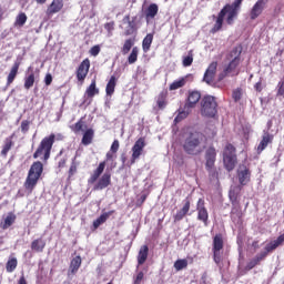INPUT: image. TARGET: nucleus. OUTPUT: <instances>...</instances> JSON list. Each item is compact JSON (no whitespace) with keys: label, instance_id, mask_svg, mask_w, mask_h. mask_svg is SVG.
<instances>
[{"label":"nucleus","instance_id":"1","mask_svg":"<svg viewBox=\"0 0 284 284\" xmlns=\"http://www.w3.org/2000/svg\"><path fill=\"white\" fill-rule=\"evenodd\" d=\"M204 136L200 132H189L184 135L183 150L186 154L196 156L205 150Z\"/></svg>","mask_w":284,"mask_h":284},{"label":"nucleus","instance_id":"2","mask_svg":"<svg viewBox=\"0 0 284 284\" xmlns=\"http://www.w3.org/2000/svg\"><path fill=\"white\" fill-rule=\"evenodd\" d=\"M41 174H43V163L39 161L33 162L24 182L26 190H34L39 179H41Z\"/></svg>","mask_w":284,"mask_h":284},{"label":"nucleus","instance_id":"3","mask_svg":"<svg viewBox=\"0 0 284 284\" xmlns=\"http://www.w3.org/2000/svg\"><path fill=\"white\" fill-rule=\"evenodd\" d=\"M54 139H57L54 133H51L49 136L43 138L38 149L33 153V159H39V156H43V161H48L52 152V146L54 145Z\"/></svg>","mask_w":284,"mask_h":284},{"label":"nucleus","instance_id":"4","mask_svg":"<svg viewBox=\"0 0 284 284\" xmlns=\"http://www.w3.org/2000/svg\"><path fill=\"white\" fill-rule=\"evenodd\" d=\"M201 101V92L199 91H191L187 97V102L184 104L183 109L179 110L178 116L174 119L175 123L183 121V119H187L190 112H192V108L194 104Z\"/></svg>","mask_w":284,"mask_h":284},{"label":"nucleus","instance_id":"5","mask_svg":"<svg viewBox=\"0 0 284 284\" xmlns=\"http://www.w3.org/2000/svg\"><path fill=\"white\" fill-rule=\"evenodd\" d=\"M219 104L216 103V98L212 95H205L201 101V114L202 116H207L209 119H214L216 116Z\"/></svg>","mask_w":284,"mask_h":284},{"label":"nucleus","instance_id":"6","mask_svg":"<svg viewBox=\"0 0 284 284\" xmlns=\"http://www.w3.org/2000/svg\"><path fill=\"white\" fill-rule=\"evenodd\" d=\"M224 166L229 172L236 168V149L232 144H226L223 152Z\"/></svg>","mask_w":284,"mask_h":284},{"label":"nucleus","instance_id":"7","mask_svg":"<svg viewBox=\"0 0 284 284\" xmlns=\"http://www.w3.org/2000/svg\"><path fill=\"white\" fill-rule=\"evenodd\" d=\"M243 52V47H234L229 54V59H232L224 70L225 74H232L239 68V63H241V53Z\"/></svg>","mask_w":284,"mask_h":284},{"label":"nucleus","instance_id":"8","mask_svg":"<svg viewBox=\"0 0 284 284\" xmlns=\"http://www.w3.org/2000/svg\"><path fill=\"white\" fill-rule=\"evenodd\" d=\"M205 159H206L205 168L210 173V176H212V179H216L219 176V173H216V170H214V163H216V149L209 148L206 150Z\"/></svg>","mask_w":284,"mask_h":284},{"label":"nucleus","instance_id":"9","mask_svg":"<svg viewBox=\"0 0 284 284\" xmlns=\"http://www.w3.org/2000/svg\"><path fill=\"white\" fill-rule=\"evenodd\" d=\"M239 10H241V7H236L232 3V4H226L220 12H223V19H225V14H227L226 23L229 26H232L236 17H239Z\"/></svg>","mask_w":284,"mask_h":284},{"label":"nucleus","instance_id":"10","mask_svg":"<svg viewBox=\"0 0 284 284\" xmlns=\"http://www.w3.org/2000/svg\"><path fill=\"white\" fill-rule=\"evenodd\" d=\"M270 0H257L250 12V18L252 21L258 19L261 14H263V10L267 8V3Z\"/></svg>","mask_w":284,"mask_h":284},{"label":"nucleus","instance_id":"11","mask_svg":"<svg viewBox=\"0 0 284 284\" xmlns=\"http://www.w3.org/2000/svg\"><path fill=\"white\" fill-rule=\"evenodd\" d=\"M252 178V172L250 171V168L245 164H241L237 168V179L240 185H247L250 182V179Z\"/></svg>","mask_w":284,"mask_h":284},{"label":"nucleus","instance_id":"12","mask_svg":"<svg viewBox=\"0 0 284 284\" xmlns=\"http://www.w3.org/2000/svg\"><path fill=\"white\" fill-rule=\"evenodd\" d=\"M197 221H202V223H204L205 227H207L209 225V219L210 215L207 214V209H205V202L203 201V199H200L197 201Z\"/></svg>","mask_w":284,"mask_h":284},{"label":"nucleus","instance_id":"13","mask_svg":"<svg viewBox=\"0 0 284 284\" xmlns=\"http://www.w3.org/2000/svg\"><path fill=\"white\" fill-rule=\"evenodd\" d=\"M271 251H267L266 248L258 254H256L253 258L248 261L246 264V270H254L256 265H261L262 261H265L267 258V255L270 254Z\"/></svg>","mask_w":284,"mask_h":284},{"label":"nucleus","instance_id":"14","mask_svg":"<svg viewBox=\"0 0 284 284\" xmlns=\"http://www.w3.org/2000/svg\"><path fill=\"white\" fill-rule=\"evenodd\" d=\"M145 148V139L140 138L134 145L132 146V162L136 161V159L141 158L143 154V150Z\"/></svg>","mask_w":284,"mask_h":284},{"label":"nucleus","instance_id":"15","mask_svg":"<svg viewBox=\"0 0 284 284\" xmlns=\"http://www.w3.org/2000/svg\"><path fill=\"white\" fill-rule=\"evenodd\" d=\"M88 72H90V60H83L77 71V79L78 81H85L88 77Z\"/></svg>","mask_w":284,"mask_h":284},{"label":"nucleus","instance_id":"16","mask_svg":"<svg viewBox=\"0 0 284 284\" xmlns=\"http://www.w3.org/2000/svg\"><path fill=\"white\" fill-rule=\"evenodd\" d=\"M217 65L219 64L216 62H212L204 73L203 81L209 85H212V83H214V77H216Z\"/></svg>","mask_w":284,"mask_h":284},{"label":"nucleus","instance_id":"17","mask_svg":"<svg viewBox=\"0 0 284 284\" xmlns=\"http://www.w3.org/2000/svg\"><path fill=\"white\" fill-rule=\"evenodd\" d=\"M190 212V199H185L183 201V206L180 209L176 214L173 215L174 223H179V221H183L185 219V215Z\"/></svg>","mask_w":284,"mask_h":284},{"label":"nucleus","instance_id":"18","mask_svg":"<svg viewBox=\"0 0 284 284\" xmlns=\"http://www.w3.org/2000/svg\"><path fill=\"white\" fill-rule=\"evenodd\" d=\"M81 263H83V260L79 255L73 257L69 265L68 276H74L79 272Z\"/></svg>","mask_w":284,"mask_h":284},{"label":"nucleus","instance_id":"19","mask_svg":"<svg viewBox=\"0 0 284 284\" xmlns=\"http://www.w3.org/2000/svg\"><path fill=\"white\" fill-rule=\"evenodd\" d=\"M61 10H63V0H53L47 9V14L48 17H52V14L61 12Z\"/></svg>","mask_w":284,"mask_h":284},{"label":"nucleus","instance_id":"20","mask_svg":"<svg viewBox=\"0 0 284 284\" xmlns=\"http://www.w3.org/2000/svg\"><path fill=\"white\" fill-rule=\"evenodd\" d=\"M99 94V88H97V80H92L91 84L84 92V103L88 101V99H94Z\"/></svg>","mask_w":284,"mask_h":284},{"label":"nucleus","instance_id":"21","mask_svg":"<svg viewBox=\"0 0 284 284\" xmlns=\"http://www.w3.org/2000/svg\"><path fill=\"white\" fill-rule=\"evenodd\" d=\"M110 183H111V175H110V173H104L100 178L98 183L94 185L93 190H105V187H108V185H110Z\"/></svg>","mask_w":284,"mask_h":284},{"label":"nucleus","instance_id":"22","mask_svg":"<svg viewBox=\"0 0 284 284\" xmlns=\"http://www.w3.org/2000/svg\"><path fill=\"white\" fill-rule=\"evenodd\" d=\"M156 14H159V6L156 3H151L145 10L146 23H150V21L154 19Z\"/></svg>","mask_w":284,"mask_h":284},{"label":"nucleus","instance_id":"23","mask_svg":"<svg viewBox=\"0 0 284 284\" xmlns=\"http://www.w3.org/2000/svg\"><path fill=\"white\" fill-rule=\"evenodd\" d=\"M274 141V135L270 134V132H264L262 140L257 146V152H263L265 148H267L268 143H272Z\"/></svg>","mask_w":284,"mask_h":284},{"label":"nucleus","instance_id":"24","mask_svg":"<svg viewBox=\"0 0 284 284\" xmlns=\"http://www.w3.org/2000/svg\"><path fill=\"white\" fill-rule=\"evenodd\" d=\"M19 65H21V62H14L9 74L7 78V85H11V83L14 82V79H17V74H19Z\"/></svg>","mask_w":284,"mask_h":284},{"label":"nucleus","instance_id":"25","mask_svg":"<svg viewBox=\"0 0 284 284\" xmlns=\"http://www.w3.org/2000/svg\"><path fill=\"white\" fill-rule=\"evenodd\" d=\"M114 214V211H109L105 212L103 214H101L94 222H93V227L94 230H98L100 225H103V223H105V221H108L111 215Z\"/></svg>","mask_w":284,"mask_h":284},{"label":"nucleus","instance_id":"26","mask_svg":"<svg viewBox=\"0 0 284 284\" xmlns=\"http://www.w3.org/2000/svg\"><path fill=\"white\" fill-rule=\"evenodd\" d=\"M189 79H192V74L173 81L170 85V90H179V88H183L187 83Z\"/></svg>","mask_w":284,"mask_h":284},{"label":"nucleus","instance_id":"27","mask_svg":"<svg viewBox=\"0 0 284 284\" xmlns=\"http://www.w3.org/2000/svg\"><path fill=\"white\" fill-rule=\"evenodd\" d=\"M150 252V247L148 245L141 246L139 254H138V265H143L145 261H148V254Z\"/></svg>","mask_w":284,"mask_h":284},{"label":"nucleus","instance_id":"28","mask_svg":"<svg viewBox=\"0 0 284 284\" xmlns=\"http://www.w3.org/2000/svg\"><path fill=\"white\" fill-rule=\"evenodd\" d=\"M284 243V233L281 234L276 240L271 241L268 244H266L267 252H274L276 247H280Z\"/></svg>","mask_w":284,"mask_h":284},{"label":"nucleus","instance_id":"29","mask_svg":"<svg viewBox=\"0 0 284 284\" xmlns=\"http://www.w3.org/2000/svg\"><path fill=\"white\" fill-rule=\"evenodd\" d=\"M103 170H105V162H101L97 170L93 172V174L89 179V183H97L99 176L103 174Z\"/></svg>","mask_w":284,"mask_h":284},{"label":"nucleus","instance_id":"30","mask_svg":"<svg viewBox=\"0 0 284 284\" xmlns=\"http://www.w3.org/2000/svg\"><path fill=\"white\" fill-rule=\"evenodd\" d=\"M123 22L128 23L129 29L126 30V34H132L134 30H136V17L130 19V16H125L123 18Z\"/></svg>","mask_w":284,"mask_h":284},{"label":"nucleus","instance_id":"31","mask_svg":"<svg viewBox=\"0 0 284 284\" xmlns=\"http://www.w3.org/2000/svg\"><path fill=\"white\" fill-rule=\"evenodd\" d=\"M241 192V187L239 186H232L229 192V199L232 203V205L236 206L239 194Z\"/></svg>","mask_w":284,"mask_h":284},{"label":"nucleus","instance_id":"32","mask_svg":"<svg viewBox=\"0 0 284 284\" xmlns=\"http://www.w3.org/2000/svg\"><path fill=\"white\" fill-rule=\"evenodd\" d=\"M31 250L33 252H43L45 250V241L43 239H37L31 243Z\"/></svg>","mask_w":284,"mask_h":284},{"label":"nucleus","instance_id":"33","mask_svg":"<svg viewBox=\"0 0 284 284\" xmlns=\"http://www.w3.org/2000/svg\"><path fill=\"white\" fill-rule=\"evenodd\" d=\"M152 41H154V34L149 33L142 41V50L143 52H150V48L152 47Z\"/></svg>","mask_w":284,"mask_h":284},{"label":"nucleus","instance_id":"34","mask_svg":"<svg viewBox=\"0 0 284 284\" xmlns=\"http://www.w3.org/2000/svg\"><path fill=\"white\" fill-rule=\"evenodd\" d=\"M223 250V235L216 234L213 237V252H221Z\"/></svg>","mask_w":284,"mask_h":284},{"label":"nucleus","instance_id":"35","mask_svg":"<svg viewBox=\"0 0 284 284\" xmlns=\"http://www.w3.org/2000/svg\"><path fill=\"white\" fill-rule=\"evenodd\" d=\"M116 88V77L112 75L106 84L105 92L108 97L114 94V89Z\"/></svg>","mask_w":284,"mask_h":284},{"label":"nucleus","instance_id":"36","mask_svg":"<svg viewBox=\"0 0 284 284\" xmlns=\"http://www.w3.org/2000/svg\"><path fill=\"white\" fill-rule=\"evenodd\" d=\"M14 221H17V215H14V213H8L2 224V230H8V227L14 225Z\"/></svg>","mask_w":284,"mask_h":284},{"label":"nucleus","instance_id":"37","mask_svg":"<svg viewBox=\"0 0 284 284\" xmlns=\"http://www.w3.org/2000/svg\"><path fill=\"white\" fill-rule=\"evenodd\" d=\"M92 139H94V130L89 129L82 136V145H90V143H92Z\"/></svg>","mask_w":284,"mask_h":284},{"label":"nucleus","instance_id":"38","mask_svg":"<svg viewBox=\"0 0 284 284\" xmlns=\"http://www.w3.org/2000/svg\"><path fill=\"white\" fill-rule=\"evenodd\" d=\"M12 145H14V142H12V136L7 138L4 140V145L1 151L2 156H8V153L10 152V150H12Z\"/></svg>","mask_w":284,"mask_h":284},{"label":"nucleus","instance_id":"39","mask_svg":"<svg viewBox=\"0 0 284 284\" xmlns=\"http://www.w3.org/2000/svg\"><path fill=\"white\" fill-rule=\"evenodd\" d=\"M223 12H220L217 16V19L215 21V24L213 26V28L211 29V33L212 34H216V32H219V30H221V28H223Z\"/></svg>","mask_w":284,"mask_h":284},{"label":"nucleus","instance_id":"40","mask_svg":"<svg viewBox=\"0 0 284 284\" xmlns=\"http://www.w3.org/2000/svg\"><path fill=\"white\" fill-rule=\"evenodd\" d=\"M27 21H28V16L21 12L17 16L14 26H18V28H23Z\"/></svg>","mask_w":284,"mask_h":284},{"label":"nucleus","instance_id":"41","mask_svg":"<svg viewBox=\"0 0 284 284\" xmlns=\"http://www.w3.org/2000/svg\"><path fill=\"white\" fill-rule=\"evenodd\" d=\"M173 267L176 270V272H181V270H185L187 267V260H176L173 264Z\"/></svg>","mask_w":284,"mask_h":284},{"label":"nucleus","instance_id":"42","mask_svg":"<svg viewBox=\"0 0 284 284\" xmlns=\"http://www.w3.org/2000/svg\"><path fill=\"white\" fill-rule=\"evenodd\" d=\"M17 265H18L17 257L10 258L6 265L7 272L12 273L14 270H17Z\"/></svg>","mask_w":284,"mask_h":284},{"label":"nucleus","instance_id":"43","mask_svg":"<svg viewBox=\"0 0 284 284\" xmlns=\"http://www.w3.org/2000/svg\"><path fill=\"white\" fill-rule=\"evenodd\" d=\"M34 85V73H30L24 78V89L30 90Z\"/></svg>","mask_w":284,"mask_h":284},{"label":"nucleus","instance_id":"44","mask_svg":"<svg viewBox=\"0 0 284 284\" xmlns=\"http://www.w3.org/2000/svg\"><path fill=\"white\" fill-rule=\"evenodd\" d=\"M136 59H139V48H133L129 58H128V61L129 63L132 65V63H136Z\"/></svg>","mask_w":284,"mask_h":284},{"label":"nucleus","instance_id":"45","mask_svg":"<svg viewBox=\"0 0 284 284\" xmlns=\"http://www.w3.org/2000/svg\"><path fill=\"white\" fill-rule=\"evenodd\" d=\"M158 108L160 110H165V106L168 105V102H165V95H163V93H161L158 97V101H156Z\"/></svg>","mask_w":284,"mask_h":284},{"label":"nucleus","instance_id":"46","mask_svg":"<svg viewBox=\"0 0 284 284\" xmlns=\"http://www.w3.org/2000/svg\"><path fill=\"white\" fill-rule=\"evenodd\" d=\"M242 97H243V92L241 91V89L233 90V93H232L233 101L235 102L241 101Z\"/></svg>","mask_w":284,"mask_h":284},{"label":"nucleus","instance_id":"47","mask_svg":"<svg viewBox=\"0 0 284 284\" xmlns=\"http://www.w3.org/2000/svg\"><path fill=\"white\" fill-rule=\"evenodd\" d=\"M193 62H194V58L192 55H186L183 58L184 68H190V65H192Z\"/></svg>","mask_w":284,"mask_h":284},{"label":"nucleus","instance_id":"48","mask_svg":"<svg viewBox=\"0 0 284 284\" xmlns=\"http://www.w3.org/2000/svg\"><path fill=\"white\" fill-rule=\"evenodd\" d=\"M130 50H132V40H126L124 42L122 52H123V54H128V52H130Z\"/></svg>","mask_w":284,"mask_h":284},{"label":"nucleus","instance_id":"49","mask_svg":"<svg viewBox=\"0 0 284 284\" xmlns=\"http://www.w3.org/2000/svg\"><path fill=\"white\" fill-rule=\"evenodd\" d=\"M75 159L77 158L72 160L71 166L69 169V176H74V173L77 172L78 164L75 162Z\"/></svg>","mask_w":284,"mask_h":284},{"label":"nucleus","instance_id":"50","mask_svg":"<svg viewBox=\"0 0 284 284\" xmlns=\"http://www.w3.org/2000/svg\"><path fill=\"white\" fill-rule=\"evenodd\" d=\"M21 132H23V134H26V132H28V130H30V121L24 120L21 122Z\"/></svg>","mask_w":284,"mask_h":284},{"label":"nucleus","instance_id":"51","mask_svg":"<svg viewBox=\"0 0 284 284\" xmlns=\"http://www.w3.org/2000/svg\"><path fill=\"white\" fill-rule=\"evenodd\" d=\"M99 52H101V47L94 45L90 50L91 57H99Z\"/></svg>","mask_w":284,"mask_h":284},{"label":"nucleus","instance_id":"52","mask_svg":"<svg viewBox=\"0 0 284 284\" xmlns=\"http://www.w3.org/2000/svg\"><path fill=\"white\" fill-rule=\"evenodd\" d=\"M110 152H112L113 154H116V152H119V140L113 141Z\"/></svg>","mask_w":284,"mask_h":284},{"label":"nucleus","instance_id":"53","mask_svg":"<svg viewBox=\"0 0 284 284\" xmlns=\"http://www.w3.org/2000/svg\"><path fill=\"white\" fill-rule=\"evenodd\" d=\"M277 94L280 97H284V80L278 82L277 84Z\"/></svg>","mask_w":284,"mask_h":284},{"label":"nucleus","instance_id":"54","mask_svg":"<svg viewBox=\"0 0 284 284\" xmlns=\"http://www.w3.org/2000/svg\"><path fill=\"white\" fill-rule=\"evenodd\" d=\"M83 130V121H79L73 126V132H81Z\"/></svg>","mask_w":284,"mask_h":284},{"label":"nucleus","instance_id":"55","mask_svg":"<svg viewBox=\"0 0 284 284\" xmlns=\"http://www.w3.org/2000/svg\"><path fill=\"white\" fill-rule=\"evenodd\" d=\"M213 258H214V262L216 263V265H219V263H221V252L213 251Z\"/></svg>","mask_w":284,"mask_h":284},{"label":"nucleus","instance_id":"56","mask_svg":"<svg viewBox=\"0 0 284 284\" xmlns=\"http://www.w3.org/2000/svg\"><path fill=\"white\" fill-rule=\"evenodd\" d=\"M143 276H144L143 271H140L134 278V284H141V281H143Z\"/></svg>","mask_w":284,"mask_h":284},{"label":"nucleus","instance_id":"57","mask_svg":"<svg viewBox=\"0 0 284 284\" xmlns=\"http://www.w3.org/2000/svg\"><path fill=\"white\" fill-rule=\"evenodd\" d=\"M104 29L109 32V34L114 30V22H108L104 24Z\"/></svg>","mask_w":284,"mask_h":284},{"label":"nucleus","instance_id":"58","mask_svg":"<svg viewBox=\"0 0 284 284\" xmlns=\"http://www.w3.org/2000/svg\"><path fill=\"white\" fill-rule=\"evenodd\" d=\"M45 85L52 84V74L48 73L44 78Z\"/></svg>","mask_w":284,"mask_h":284},{"label":"nucleus","instance_id":"59","mask_svg":"<svg viewBox=\"0 0 284 284\" xmlns=\"http://www.w3.org/2000/svg\"><path fill=\"white\" fill-rule=\"evenodd\" d=\"M256 92H261L263 90V84L260 82H256L255 85H254Z\"/></svg>","mask_w":284,"mask_h":284},{"label":"nucleus","instance_id":"60","mask_svg":"<svg viewBox=\"0 0 284 284\" xmlns=\"http://www.w3.org/2000/svg\"><path fill=\"white\" fill-rule=\"evenodd\" d=\"M18 284H28V281H26V276L23 274L20 276Z\"/></svg>","mask_w":284,"mask_h":284},{"label":"nucleus","instance_id":"61","mask_svg":"<svg viewBox=\"0 0 284 284\" xmlns=\"http://www.w3.org/2000/svg\"><path fill=\"white\" fill-rule=\"evenodd\" d=\"M112 159H114V155L112 154V151H109L106 153V161H112Z\"/></svg>","mask_w":284,"mask_h":284},{"label":"nucleus","instance_id":"62","mask_svg":"<svg viewBox=\"0 0 284 284\" xmlns=\"http://www.w3.org/2000/svg\"><path fill=\"white\" fill-rule=\"evenodd\" d=\"M241 3H243V0H234L233 4L237 8H241Z\"/></svg>","mask_w":284,"mask_h":284},{"label":"nucleus","instance_id":"63","mask_svg":"<svg viewBox=\"0 0 284 284\" xmlns=\"http://www.w3.org/2000/svg\"><path fill=\"white\" fill-rule=\"evenodd\" d=\"M45 1H48V0H36V2L39 3L40 6H43V3H45Z\"/></svg>","mask_w":284,"mask_h":284},{"label":"nucleus","instance_id":"64","mask_svg":"<svg viewBox=\"0 0 284 284\" xmlns=\"http://www.w3.org/2000/svg\"><path fill=\"white\" fill-rule=\"evenodd\" d=\"M3 17V11L0 9V19Z\"/></svg>","mask_w":284,"mask_h":284}]
</instances>
